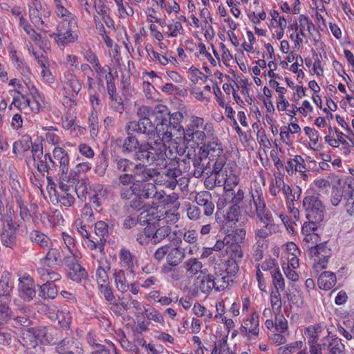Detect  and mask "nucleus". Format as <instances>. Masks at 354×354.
Listing matches in <instances>:
<instances>
[{
	"mask_svg": "<svg viewBox=\"0 0 354 354\" xmlns=\"http://www.w3.org/2000/svg\"><path fill=\"white\" fill-rule=\"evenodd\" d=\"M190 123L192 127H195L196 129H203V130L209 132L212 129L211 124H204V120L203 118L192 116L190 119Z\"/></svg>",
	"mask_w": 354,
	"mask_h": 354,
	"instance_id": "nucleus-56",
	"label": "nucleus"
},
{
	"mask_svg": "<svg viewBox=\"0 0 354 354\" xmlns=\"http://www.w3.org/2000/svg\"><path fill=\"white\" fill-rule=\"evenodd\" d=\"M29 239L32 243H36L43 248L53 246L50 239L39 230H32L29 234Z\"/></svg>",
	"mask_w": 354,
	"mask_h": 354,
	"instance_id": "nucleus-28",
	"label": "nucleus"
},
{
	"mask_svg": "<svg viewBox=\"0 0 354 354\" xmlns=\"http://www.w3.org/2000/svg\"><path fill=\"white\" fill-rule=\"evenodd\" d=\"M18 232L6 230L1 228V241L6 248H14L17 245V234Z\"/></svg>",
	"mask_w": 354,
	"mask_h": 354,
	"instance_id": "nucleus-36",
	"label": "nucleus"
},
{
	"mask_svg": "<svg viewBox=\"0 0 354 354\" xmlns=\"http://www.w3.org/2000/svg\"><path fill=\"white\" fill-rule=\"evenodd\" d=\"M146 317L149 320L160 323L162 326H165L163 316L155 308L151 310H146Z\"/></svg>",
	"mask_w": 354,
	"mask_h": 354,
	"instance_id": "nucleus-63",
	"label": "nucleus"
},
{
	"mask_svg": "<svg viewBox=\"0 0 354 354\" xmlns=\"http://www.w3.org/2000/svg\"><path fill=\"white\" fill-rule=\"evenodd\" d=\"M207 160L206 158L202 157L201 153L198 152V156H194L192 159V165L194 167L193 176L197 178H201L207 170L208 167L210 165V162L208 160L207 163L205 161Z\"/></svg>",
	"mask_w": 354,
	"mask_h": 354,
	"instance_id": "nucleus-25",
	"label": "nucleus"
},
{
	"mask_svg": "<svg viewBox=\"0 0 354 354\" xmlns=\"http://www.w3.org/2000/svg\"><path fill=\"white\" fill-rule=\"evenodd\" d=\"M214 275L216 291L225 290L232 279L223 270L216 271Z\"/></svg>",
	"mask_w": 354,
	"mask_h": 354,
	"instance_id": "nucleus-34",
	"label": "nucleus"
},
{
	"mask_svg": "<svg viewBox=\"0 0 354 354\" xmlns=\"http://www.w3.org/2000/svg\"><path fill=\"white\" fill-rule=\"evenodd\" d=\"M150 227L151 226H146L142 231L135 234L136 241L139 245H147L150 241L152 242V233Z\"/></svg>",
	"mask_w": 354,
	"mask_h": 354,
	"instance_id": "nucleus-47",
	"label": "nucleus"
},
{
	"mask_svg": "<svg viewBox=\"0 0 354 354\" xmlns=\"http://www.w3.org/2000/svg\"><path fill=\"white\" fill-rule=\"evenodd\" d=\"M13 288L14 285L11 279V274L8 271H4L0 278V299L3 302H10L11 301V293Z\"/></svg>",
	"mask_w": 354,
	"mask_h": 354,
	"instance_id": "nucleus-16",
	"label": "nucleus"
},
{
	"mask_svg": "<svg viewBox=\"0 0 354 354\" xmlns=\"http://www.w3.org/2000/svg\"><path fill=\"white\" fill-rule=\"evenodd\" d=\"M252 198L255 207V214L263 226L255 231L256 239H266L277 233L279 225L275 223L272 212L266 207L261 189L252 192Z\"/></svg>",
	"mask_w": 354,
	"mask_h": 354,
	"instance_id": "nucleus-2",
	"label": "nucleus"
},
{
	"mask_svg": "<svg viewBox=\"0 0 354 354\" xmlns=\"http://www.w3.org/2000/svg\"><path fill=\"white\" fill-rule=\"evenodd\" d=\"M38 272L40 274L42 281L48 283H54L55 281L61 279V275L59 274L50 269L41 268L38 270Z\"/></svg>",
	"mask_w": 354,
	"mask_h": 354,
	"instance_id": "nucleus-52",
	"label": "nucleus"
},
{
	"mask_svg": "<svg viewBox=\"0 0 354 354\" xmlns=\"http://www.w3.org/2000/svg\"><path fill=\"white\" fill-rule=\"evenodd\" d=\"M111 161L114 168L121 174L128 173L131 171L134 164L132 160L116 153L111 155Z\"/></svg>",
	"mask_w": 354,
	"mask_h": 354,
	"instance_id": "nucleus-23",
	"label": "nucleus"
},
{
	"mask_svg": "<svg viewBox=\"0 0 354 354\" xmlns=\"http://www.w3.org/2000/svg\"><path fill=\"white\" fill-rule=\"evenodd\" d=\"M126 131L128 136L124 138L123 143L121 146L122 151L124 153H131L139 150V148L141 146V143H140L138 138L133 134L134 132H132L131 130L128 129V125L126 126Z\"/></svg>",
	"mask_w": 354,
	"mask_h": 354,
	"instance_id": "nucleus-22",
	"label": "nucleus"
},
{
	"mask_svg": "<svg viewBox=\"0 0 354 354\" xmlns=\"http://www.w3.org/2000/svg\"><path fill=\"white\" fill-rule=\"evenodd\" d=\"M9 184L11 195L15 201L23 199L24 191L19 182L17 175L14 172L10 174Z\"/></svg>",
	"mask_w": 354,
	"mask_h": 354,
	"instance_id": "nucleus-29",
	"label": "nucleus"
},
{
	"mask_svg": "<svg viewBox=\"0 0 354 354\" xmlns=\"http://www.w3.org/2000/svg\"><path fill=\"white\" fill-rule=\"evenodd\" d=\"M16 203L19 208V215L21 218L25 222L29 221L31 218V214L30 210L25 205L24 200L21 199L17 201Z\"/></svg>",
	"mask_w": 354,
	"mask_h": 354,
	"instance_id": "nucleus-60",
	"label": "nucleus"
},
{
	"mask_svg": "<svg viewBox=\"0 0 354 354\" xmlns=\"http://www.w3.org/2000/svg\"><path fill=\"white\" fill-rule=\"evenodd\" d=\"M19 26L35 43H39L41 41V35L37 32L36 30L32 28L31 25L24 16L20 17Z\"/></svg>",
	"mask_w": 354,
	"mask_h": 354,
	"instance_id": "nucleus-39",
	"label": "nucleus"
},
{
	"mask_svg": "<svg viewBox=\"0 0 354 354\" xmlns=\"http://www.w3.org/2000/svg\"><path fill=\"white\" fill-rule=\"evenodd\" d=\"M111 102L109 105L111 108L120 113H122L124 110V106L122 97L119 95L110 97Z\"/></svg>",
	"mask_w": 354,
	"mask_h": 354,
	"instance_id": "nucleus-57",
	"label": "nucleus"
},
{
	"mask_svg": "<svg viewBox=\"0 0 354 354\" xmlns=\"http://www.w3.org/2000/svg\"><path fill=\"white\" fill-rule=\"evenodd\" d=\"M156 189L157 187L153 183L138 181L131 185L129 188L122 189L120 196L123 200H129L133 194H138L143 199H149L154 196V194H156Z\"/></svg>",
	"mask_w": 354,
	"mask_h": 354,
	"instance_id": "nucleus-8",
	"label": "nucleus"
},
{
	"mask_svg": "<svg viewBox=\"0 0 354 354\" xmlns=\"http://www.w3.org/2000/svg\"><path fill=\"white\" fill-rule=\"evenodd\" d=\"M299 28H300V30H299V32H297L296 35L297 39H299L300 35L305 36V34H304L305 29H306L308 31L310 32L311 28H314V27H315L314 24L311 21V20L309 19V17L304 15H301L299 16ZM295 43L299 44L297 40L295 41Z\"/></svg>",
	"mask_w": 354,
	"mask_h": 354,
	"instance_id": "nucleus-45",
	"label": "nucleus"
},
{
	"mask_svg": "<svg viewBox=\"0 0 354 354\" xmlns=\"http://www.w3.org/2000/svg\"><path fill=\"white\" fill-rule=\"evenodd\" d=\"M225 269L223 271L226 273L231 279L239 271V267L236 260L230 259L224 263Z\"/></svg>",
	"mask_w": 354,
	"mask_h": 354,
	"instance_id": "nucleus-55",
	"label": "nucleus"
},
{
	"mask_svg": "<svg viewBox=\"0 0 354 354\" xmlns=\"http://www.w3.org/2000/svg\"><path fill=\"white\" fill-rule=\"evenodd\" d=\"M48 251L46 256L41 259V263L48 267L59 265L62 262L60 251L53 246L48 248Z\"/></svg>",
	"mask_w": 354,
	"mask_h": 354,
	"instance_id": "nucleus-27",
	"label": "nucleus"
},
{
	"mask_svg": "<svg viewBox=\"0 0 354 354\" xmlns=\"http://www.w3.org/2000/svg\"><path fill=\"white\" fill-rule=\"evenodd\" d=\"M178 194L173 192L171 194L165 196V200L162 206L166 210H174L176 211L180 207V202L178 201Z\"/></svg>",
	"mask_w": 354,
	"mask_h": 354,
	"instance_id": "nucleus-43",
	"label": "nucleus"
},
{
	"mask_svg": "<svg viewBox=\"0 0 354 354\" xmlns=\"http://www.w3.org/2000/svg\"><path fill=\"white\" fill-rule=\"evenodd\" d=\"M189 73L191 74L190 80L194 84L198 82L199 80L204 82L207 80V76L204 75L200 70L193 66L189 68Z\"/></svg>",
	"mask_w": 354,
	"mask_h": 354,
	"instance_id": "nucleus-62",
	"label": "nucleus"
},
{
	"mask_svg": "<svg viewBox=\"0 0 354 354\" xmlns=\"http://www.w3.org/2000/svg\"><path fill=\"white\" fill-rule=\"evenodd\" d=\"M169 141L163 140L162 136L155 138L149 137L141 143L139 150L134 154V160L149 165L154 164L159 168H166L168 163L165 142Z\"/></svg>",
	"mask_w": 354,
	"mask_h": 354,
	"instance_id": "nucleus-1",
	"label": "nucleus"
},
{
	"mask_svg": "<svg viewBox=\"0 0 354 354\" xmlns=\"http://www.w3.org/2000/svg\"><path fill=\"white\" fill-rule=\"evenodd\" d=\"M88 124L91 136L92 137L97 136L98 133V117L97 114L94 111H91V113L88 118Z\"/></svg>",
	"mask_w": 354,
	"mask_h": 354,
	"instance_id": "nucleus-59",
	"label": "nucleus"
},
{
	"mask_svg": "<svg viewBox=\"0 0 354 354\" xmlns=\"http://www.w3.org/2000/svg\"><path fill=\"white\" fill-rule=\"evenodd\" d=\"M77 22H57L56 31L50 34V37L54 39L59 47H66L74 43L78 39Z\"/></svg>",
	"mask_w": 354,
	"mask_h": 354,
	"instance_id": "nucleus-5",
	"label": "nucleus"
},
{
	"mask_svg": "<svg viewBox=\"0 0 354 354\" xmlns=\"http://www.w3.org/2000/svg\"><path fill=\"white\" fill-rule=\"evenodd\" d=\"M199 152L202 157L209 159V162L214 161L215 158L223 156L222 143L217 138H213L211 140L203 143L199 147Z\"/></svg>",
	"mask_w": 354,
	"mask_h": 354,
	"instance_id": "nucleus-11",
	"label": "nucleus"
},
{
	"mask_svg": "<svg viewBox=\"0 0 354 354\" xmlns=\"http://www.w3.org/2000/svg\"><path fill=\"white\" fill-rule=\"evenodd\" d=\"M77 198L82 201L86 200L87 196L92 194L93 189L88 183V180H79L74 190Z\"/></svg>",
	"mask_w": 354,
	"mask_h": 354,
	"instance_id": "nucleus-35",
	"label": "nucleus"
},
{
	"mask_svg": "<svg viewBox=\"0 0 354 354\" xmlns=\"http://www.w3.org/2000/svg\"><path fill=\"white\" fill-rule=\"evenodd\" d=\"M119 259L122 267L124 268L130 273L133 274L135 272L138 260L136 257L129 249L126 248L120 249Z\"/></svg>",
	"mask_w": 354,
	"mask_h": 354,
	"instance_id": "nucleus-19",
	"label": "nucleus"
},
{
	"mask_svg": "<svg viewBox=\"0 0 354 354\" xmlns=\"http://www.w3.org/2000/svg\"><path fill=\"white\" fill-rule=\"evenodd\" d=\"M145 49L148 53L149 55H152L153 58L158 60L162 65H167L169 63V59L165 56L155 51L153 46L151 44H147L145 46Z\"/></svg>",
	"mask_w": 354,
	"mask_h": 354,
	"instance_id": "nucleus-61",
	"label": "nucleus"
},
{
	"mask_svg": "<svg viewBox=\"0 0 354 354\" xmlns=\"http://www.w3.org/2000/svg\"><path fill=\"white\" fill-rule=\"evenodd\" d=\"M21 98L24 100L21 105L24 104L26 106H28L31 111L34 113H37L40 111L44 104L43 97H32V100L28 99L25 95H22Z\"/></svg>",
	"mask_w": 354,
	"mask_h": 354,
	"instance_id": "nucleus-40",
	"label": "nucleus"
},
{
	"mask_svg": "<svg viewBox=\"0 0 354 354\" xmlns=\"http://www.w3.org/2000/svg\"><path fill=\"white\" fill-rule=\"evenodd\" d=\"M29 11L28 15L31 23L38 30H43L47 26L44 24L43 17H49L50 16V11L48 8H44L41 4L37 1L34 0L30 4L28 5Z\"/></svg>",
	"mask_w": 354,
	"mask_h": 354,
	"instance_id": "nucleus-10",
	"label": "nucleus"
},
{
	"mask_svg": "<svg viewBox=\"0 0 354 354\" xmlns=\"http://www.w3.org/2000/svg\"><path fill=\"white\" fill-rule=\"evenodd\" d=\"M150 115L154 121L157 127H160V135L162 136V139L166 140H171L174 136L171 131H169V124H168V120L169 119V110L163 104H158L153 109L150 106Z\"/></svg>",
	"mask_w": 354,
	"mask_h": 354,
	"instance_id": "nucleus-6",
	"label": "nucleus"
},
{
	"mask_svg": "<svg viewBox=\"0 0 354 354\" xmlns=\"http://www.w3.org/2000/svg\"><path fill=\"white\" fill-rule=\"evenodd\" d=\"M202 267V263L196 258H191L184 263L185 269L192 276L198 274Z\"/></svg>",
	"mask_w": 354,
	"mask_h": 354,
	"instance_id": "nucleus-49",
	"label": "nucleus"
},
{
	"mask_svg": "<svg viewBox=\"0 0 354 354\" xmlns=\"http://www.w3.org/2000/svg\"><path fill=\"white\" fill-rule=\"evenodd\" d=\"M115 283L118 290L122 292L127 291L129 288L128 284L124 272L122 270L115 271L113 274Z\"/></svg>",
	"mask_w": 354,
	"mask_h": 354,
	"instance_id": "nucleus-46",
	"label": "nucleus"
},
{
	"mask_svg": "<svg viewBox=\"0 0 354 354\" xmlns=\"http://www.w3.org/2000/svg\"><path fill=\"white\" fill-rule=\"evenodd\" d=\"M55 160L59 162V171L62 173V178L64 180L68 178L67 174L69 169V156L68 153L62 147H55L53 151Z\"/></svg>",
	"mask_w": 354,
	"mask_h": 354,
	"instance_id": "nucleus-20",
	"label": "nucleus"
},
{
	"mask_svg": "<svg viewBox=\"0 0 354 354\" xmlns=\"http://www.w3.org/2000/svg\"><path fill=\"white\" fill-rule=\"evenodd\" d=\"M39 295L43 299H54L57 295L56 286L53 283H45L39 287Z\"/></svg>",
	"mask_w": 354,
	"mask_h": 354,
	"instance_id": "nucleus-41",
	"label": "nucleus"
},
{
	"mask_svg": "<svg viewBox=\"0 0 354 354\" xmlns=\"http://www.w3.org/2000/svg\"><path fill=\"white\" fill-rule=\"evenodd\" d=\"M19 296L25 301H31L36 295L35 285L32 279L24 277L19 279Z\"/></svg>",
	"mask_w": 354,
	"mask_h": 354,
	"instance_id": "nucleus-17",
	"label": "nucleus"
},
{
	"mask_svg": "<svg viewBox=\"0 0 354 354\" xmlns=\"http://www.w3.org/2000/svg\"><path fill=\"white\" fill-rule=\"evenodd\" d=\"M271 276L274 290H283L285 289V280L279 269L272 271Z\"/></svg>",
	"mask_w": 354,
	"mask_h": 354,
	"instance_id": "nucleus-54",
	"label": "nucleus"
},
{
	"mask_svg": "<svg viewBox=\"0 0 354 354\" xmlns=\"http://www.w3.org/2000/svg\"><path fill=\"white\" fill-rule=\"evenodd\" d=\"M59 189L60 192H57L58 201L63 205L71 207L75 202V198L72 194L73 189L63 183H60Z\"/></svg>",
	"mask_w": 354,
	"mask_h": 354,
	"instance_id": "nucleus-24",
	"label": "nucleus"
},
{
	"mask_svg": "<svg viewBox=\"0 0 354 354\" xmlns=\"http://www.w3.org/2000/svg\"><path fill=\"white\" fill-rule=\"evenodd\" d=\"M32 144L31 137L28 135H24L21 139L13 143L12 151L15 154L19 152L28 151L30 149Z\"/></svg>",
	"mask_w": 354,
	"mask_h": 354,
	"instance_id": "nucleus-37",
	"label": "nucleus"
},
{
	"mask_svg": "<svg viewBox=\"0 0 354 354\" xmlns=\"http://www.w3.org/2000/svg\"><path fill=\"white\" fill-rule=\"evenodd\" d=\"M110 268V264L108 262H106V265H100L98 266L96 270V277L99 286L100 284L104 285L108 281L109 276L107 274V270H109Z\"/></svg>",
	"mask_w": 354,
	"mask_h": 354,
	"instance_id": "nucleus-53",
	"label": "nucleus"
},
{
	"mask_svg": "<svg viewBox=\"0 0 354 354\" xmlns=\"http://www.w3.org/2000/svg\"><path fill=\"white\" fill-rule=\"evenodd\" d=\"M195 202L201 207V212L205 216H211L215 209V205L211 193L208 191H202L196 194Z\"/></svg>",
	"mask_w": 354,
	"mask_h": 354,
	"instance_id": "nucleus-12",
	"label": "nucleus"
},
{
	"mask_svg": "<svg viewBox=\"0 0 354 354\" xmlns=\"http://www.w3.org/2000/svg\"><path fill=\"white\" fill-rule=\"evenodd\" d=\"M183 118V115L179 111H176L173 113L169 112V119L168 120V124H169V131H180L183 128V126L180 124Z\"/></svg>",
	"mask_w": 354,
	"mask_h": 354,
	"instance_id": "nucleus-44",
	"label": "nucleus"
},
{
	"mask_svg": "<svg viewBox=\"0 0 354 354\" xmlns=\"http://www.w3.org/2000/svg\"><path fill=\"white\" fill-rule=\"evenodd\" d=\"M135 183H138L134 179V175L129 173L120 174L118 178V187H120V192L124 188H129Z\"/></svg>",
	"mask_w": 354,
	"mask_h": 354,
	"instance_id": "nucleus-48",
	"label": "nucleus"
},
{
	"mask_svg": "<svg viewBox=\"0 0 354 354\" xmlns=\"http://www.w3.org/2000/svg\"><path fill=\"white\" fill-rule=\"evenodd\" d=\"M134 163L132 167L134 179L141 183L147 182L159 174V172L153 168L147 167L146 163Z\"/></svg>",
	"mask_w": 354,
	"mask_h": 354,
	"instance_id": "nucleus-13",
	"label": "nucleus"
},
{
	"mask_svg": "<svg viewBox=\"0 0 354 354\" xmlns=\"http://www.w3.org/2000/svg\"><path fill=\"white\" fill-rule=\"evenodd\" d=\"M106 189H104L100 185H98L93 188L90 196V203L96 210L101 206L102 203L104 201L106 196Z\"/></svg>",
	"mask_w": 354,
	"mask_h": 354,
	"instance_id": "nucleus-30",
	"label": "nucleus"
},
{
	"mask_svg": "<svg viewBox=\"0 0 354 354\" xmlns=\"http://www.w3.org/2000/svg\"><path fill=\"white\" fill-rule=\"evenodd\" d=\"M64 82L68 86V89L73 94L77 95L81 90V84L77 77L72 73L64 74Z\"/></svg>",
	"mask_w": 354,
	"mask_h": 354,
	"instance_id": "nucleus-38",
	"label": "nucleus"
},
{
	"mask_svg": "<svg viewBox=\"0 0 354 354\" xmlns=\"http://www.w3.org/2000/svg\"><path fill=\"white\" fill-rule=\"evenodd\" d=\"M168 250L166 261L169 262L171 266H178L185 257V249L179 245L172 246L169 244Z\"/></svg>",
	"mask_w": 354,
	"mask_h": 354,
	"instance_id": "nucleus-21",
	"label": "nucleus"
},
{
	"mask_svg": "<svg viewBox=\"0 0 354 354\" xmlns=\"http://www.w3.org/2000/svg\"><path fill=\"white\" fill-rule=\"evenodd\" d=\"M59 354H83L81 344L73 338H65L59 342L56 346Z\"/></svg>",
	"mask_w": 354,
	"mask_h": 354,
	"instance_id": "nucleus-15",
	"label": "nucleus"
},
{
	"mask_svg": "<svg viewBox=\"0 0 354 354\" xmlns=\"http://www.w3.org/2000/svg\"><path fill=\"white\" fill-rule=\"evenodd\" d=\"M150 106H142L138 110V121H131L127 123L128 129L132 132L145 134L147 136L155 138L156 137H160L162 130L160 127H157L152 122V118L150 115Z\"/></svg>",
	"mask_w": 354,
	"mask_h": 354,
	"instance_id": "nucleus-3",
	"label": "nucleus"
},
{
	"mask_svg": "<svg viewBox=\"0 0 354 354\" xmlns=\"http://www.w3.org/2000/svg\"><path fill=\"white\" fill-rule=\"evenodd\" d=\"M201 209L196 205H189L187 209V215L191 221H198L201 218Z\"/></svg>",
	"mask_w": 354,
	"mask_h": 354,
	"instance_id": "nucleus-64",
	"label": "nucleus"
},
{
	"mask_svg": "<svg viewBox=\"0 0 354 354\" xmlns=\"http://www.w3.org/2000/svg\"><path fill=\"white\" fill-rule=\"evenodd\" d=\"M199 288L203 293H208L212 289L216 290L214 275L212 274L204 275L201 281Z\"/></svg>",
	"mask_w": 354,
	"mask_h": 354,
	"instance_id": "nucleus-51",
	"label": "nucleus"
},
{
	"mask_svg": "<svg viewBox=\"0 0 354 354\" xmlns=\"http://www.w3.org/2000/svg\"><path fill=\"white\" fill-rule=\"evenodd\" d=\"M67 277L71 280L81 283L82 281L88 279V272L80 264L67 270Z\"/></svg>",
	"mask_w": 354,
	"mask_h": 354,
	"instance_id": "nucleus-31",
	"label": "nucleus"
},
{
	"mask_svg": "<svg viewBox=\"0 0 354 354\" xmlns=\"http://www.w3.org/2000/svg\"><path fill=\"white\" fill-rule=\"evenodd\" d=\"M56 318L60 326L64 329H68L72 320V315L66 308L57 310Z\"/></svg>",
	"mask_w": 354,
	"mask_h": 354,
	"instance_id": "nucleus-42",
	"label": "nucleus"
},
{
	"mask_svg": "<svg viewBox=\"0 0 354 354\" xmlns=\"http://www.w3.org/2000/svg\"><path fill=\"white\" fill-rule=\"evenodd\" d=\"M307 252L308 257L314 261L313 269L316 272L327 268L328 260L331 257V250L327 246L326 242L315 245H308Z\"/></svg>",
	"mask_w": 354,
	"mask_h": 354,
	"instance_id": "nucleus-7",
	"label": "nucleus"
},
{
	"mask_svg": "<svg viewBox=\"0 0 354 354\" xmlns=\"http://www.w3.org/2000/svg\"><path fill=\"white\" fill-rule=\"evenodd\" d=\"M344 201H346L345 208L351 215L354 214V189L345 193Z\"/></svg>",
	"mask_w": 354,
	"mask_h": 354,
	"instance_id": "nucleus-58",
	"label": "nucleus"
},
{
	"mask_svg": "<svg viewBox=\"0 0 354 354\" xmlns=\"http://www.w3.org/2000/svg\"><path fill=\"white\" fill-rule=\"evenodd\" d=\"M328 342V354H342L344 351V345L342 343L340 339L335 337L332 339H326Z\"/></svg>",
	"mask_w": 354,
	"mask_h": 354,
	"instance_id": "nucleus-50",
	"label": "nucleus"
},
{
	"mask_svg": "<svg viewBox=\"0 0 354 354\" xmlns=\"http://www.w3.org/2000/svg\"><path fill=\"white\" fill-rule=\"evenodd\" d=\"M303 206L308 221L321 222L324 219V206L317 196H308L304 198Z\"/></svg>",
	"mask_w": 354,
	"mask_h": 354,
	"instance_id": "nucleus-9",
	"label": "nucleus"
},
{
	"mask_svg": "<svg viewBox=\"0 0 354 354\" xmlns=\"http://www.w3.org/2000/svg\"><path fill=\"white\" fill-rule=\"evenodd\" d=\"M55 13L59 19L57 22H66L69 24L77 22L75 16L65 7V4H58V6L55 7Z\"/></svg>",
	"mask_w": 354,
	"mask_h": 354,
	"instance_id": "nucleus-32",
	"label": "nucleus"
},
{
	"mask_svg": "<svg viewBox=\"0 0 354 354\" xmlns=\"http://www.w3.org/2000/svg\"><path fill=\"white\" fill-rule=\"evenodd\" d=\"M140 225L147 226H153L165 218L164 214L161 213L156 207H151L146 210L142 211L139 215Z\"/></svg>",
	"mask_w": 354,
	"mask_h": 354,
	"instance_id": "nucleus-14",
	"label": "nucleus"
},
{
	"mask_svg": "<svg viewBox=\"0 0 354 354\" xmlns=\"http://www.w3.org/2000/svg\"><path fill=\"white\" fill-rule=\"evenodd\" d=\"M337 279L335 273L324 271L318 277L317 284L320 289L330 290L336 283Z\"/></svg>",
	"mask_w": 354,
	"mask_h": 354,
	"instance_id": "nucleus-26",
	"label": "nucleus"
},
{
	"mask_svg": "<svg viewBox=\"0 0 354 354\" xmlns=\"http://www.w3.org/2000/svg\"><path fill=\"white\" fill-rule=\"evenodd\" d=\"M150 228L152 233V243L154 244L159 243L168 237L171 231V227L165 223V218L158 222L156 225L151 226Z\"/></svg>",
	"mask_w": 354,
	"mask_h": 354,
	"instance_id": "nucleus-18",
	"label": "nucleus"
},
{
	"mask_svg": "<svg viewBox=\"0 0 354 354\" xmlns=\"http://www.w3.org/2000/svg\"><path fill=\"white\" fill-rule=\"evenodd\" d=\"M8 214L7 216L0 221L2 223L1 228H6V230L18 232L19 224L14 221L15 214L13 207H8Z\"/></svg>",
	"mask_w": 354,
	"mask_h": 354,
	"instance_id": "nucleus-33",
	"label": "nucleus"
},
{
	"mask_svg": "<svg viewBox=\"0 0 354 354\" xmlns=\"http://www.w3.org/2000/svg\"><path fill=\"white\" fill-rule=\"evenodd\" d=\"M50 328L46 326L32 327L22 332L21 344L27 348H34L39 343L53 344L54 339L50 333Z\"/></svg>",
	"mask_w": 354,
	"mask_h": 354,
	"instance_id": "nucleus-4",
	"label": "nucleus"
}]
</instances>
